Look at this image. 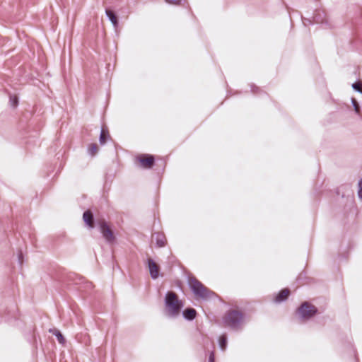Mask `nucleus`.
I'll use <instances>...</instances> for the list:
<instances>
[{
	"instance_id": "423d86ee",
	"label": "nucleus",
	"mask_w": 362,
	"mask_h": 362,
	"mask_svg": "<svg viewBox=\"0 0 362 362\" xmlns=\"http://www.w3.org/2000/svg\"><path fill=\"white\" fill-rule=\"evenodd\" d=\"M148 268L151 276L156 279L158 277L160 268L159 266L151 259H148Z\"/></svg>"
},
{
	"instance_id": "20e7f679",
	"label": "nucleus",
	"mask_w": 362,
	"mask_h": 362,
	"mask_svg": "<svg viewBox=\"0 0 362 362\" xmlns=\"http://www.w3.org/2000/svg\"><path fill=\"white\" fill-rule=\"evenodd\" d=\"M135 163L141 168L149 169L155 163V158L150 154H139L135 158Z\"/></svg>"
},
{
	"instance_id": "6ab92c4d",
	"label": "nucleus",
	"mask_w": 362,
	"mask_h": 362,
	"mask_svg": "<svg viewBox=\"0 0 362 362\" xmlns=\"http://www.w3.org/2000/svg\"><path fill=\"white\" fill-rule=\"evenodd\" d=\"M358 187H359V189H358V197L362 199V179L359 181V183H358Z\"/></svg>"
},
{
	"instance_id": "4be33fe9",
	"label": "nucleus",
	"mask_w": 362,
	"mask_h": 362,
	"mask_svg": "<svg viewBox=\"0 0 362 362\" xmlns=\"http://www.w3.org/2000/svg\"><path fill=\"white\" fill-rule=\"evenodd\" d=\"M209 362H214V354L211 353L209 356Z\"/></svg>"
},
{
	"instance_id": "2eb2a0df",
	"label": "nucleus",
	"mask_w": 362,
	"mask_h": 362,
	"mask_svg": "<svg viewBox=\"0 0 362 362\" xmlns=\"http://www.w3.org/2000/svg\"><path fill=\"white\" fill-rule=\"evenodd\" d=\"M218 341H219V346H220L221 349L224 351L226 349V345H227L226 337L224 335L221 336Z\"/></svg>"
},
{
	"instance_id": "9d476101",
	"label": "nucleus",
	"mask_w": 362,
	"mask_h": 362,
	"mask_svg": "<svg viewBox=\"0 0 362 362\" xmlns=\"http://www.w3.org/2000/svg\"><path fill=\"white\" fill-rule=\"evenodd\" d=\"M156 240V244L158 247H163L165 244L166 240L163 234H156L152 236V240Z\"/></svg>"
},
{
	"instance_id": "7ed1b4c3",
	"label": "nucleus",
	"mask_w": 362,
	"mask_h": 362,
	"mask_svg": "<svg viewBox=\"0 0 362 362\" xmlns=\"http://www.w3.org/2000/svg\"><path fill=\"white\" fill-rule=\"evenodd\" d=\"M189 284L197 298L207 299L214 294L195 278L189 279Z\"/></svg>"
},
{
	"instance_id": "1a4fd4ad",
	"label": "nucleus",
	"mask_w": 362,
	"mask_h": 362,
	"mask_svg": "<svg viewBox=\"0 0 362 362\" xmlns=\"http://www.w3.org/2000/svg\"><path fill=\"white\" fill-rule=\"evenodd\" d=\"M83 218L87 225L89 226H93V216L92 212L90 210H88L83 213Z\"/></svg>"
},
{
	"instance_id": "f257e3e1",
	"label": "nucleus",
	"mask_w": 362,
	"mask_h": 362,
	"mask_svg": "<svg viewBox=\"0 0 362 362\" xmlns=\"http://www.w3.org/2000/svg\"><path fill=\"white\" fill-rule=\"evenodd\" d=\"M165 305L168 314L172 316L177 315L183 306L182 301L179 300L177 294L173 291L167 293Z\"/></svg>"
},
{
	"instance_id": "dca6fc26",
	"label": "nucleus",
	"mask_w": 362,
	"mask_h": 362,
	"mask_svg": "<svg viewBox=\"0 0 362 362\" xmlns=\"http://www.w3.org/2000/svg\"><path fill=\"white\" fill-rule=\"evenodd\" d=\"M352 103L354 107L355 112L357 114H359L360 113V107H359L358 102L356 101V100L355 98H352Z\"/></svg>"
},
{
	"instance_id": "f8f14e48",
	"label": "nucleus",
	"mask_w": 362,
	"mask_h": 362,
	"mask_svg": "<svg viewBox=\"0 0 362 362\" xmlns=\"http://www.w3.org/2000/svg\"><path fill=\"white\" fill-rule=\"evenodd\" d=\"M105 12H106L107 16L109 17L110 21L112 23L114 26L116 27L117 25L118 21H117V18L115 16V14L114 13V12L110 9H106Z\"/></svg>"
},
{
	"instance_id": "9b49d317",
	"label": "nucleus",
	"mask_w": 362,
	"mask_h": 362,
	"mask_svg": "<svg viewBox=\"0 0 362 362\" xmlns=\"http://www.w3.org/2000/svg\"><path fill=\"white\" fill-rule=\"evenodd\" d=\"M196 314V310L193 308H187L183 313L184 317L190 320L195 318Z\"/></svg>"
},
{
	"instance_id": "a211bd4d",
	"label": "nucleus",
	"mask_w": 362,
	"mask_h": 362,
	"mask_svg": "<svg viewBox=\"0 0 362 362\" xmlns=\"http://www.w3.org/2000/svg\"><path fill=\"white\" fill-rule=\"evenodd\" d=\"M55 335H56L59 343L64 344L65 342V339H64L63 335L59 332H57Z\"/></svg>"
},
{
	"instance_id": "aec40b11",
	"label": "nucleus",
	"mask_w": 362,
	"mask_h": 362,
	"mask_svg": "<svg viewBox=\"0 0 362 362\" xmlns=\"http://www.w3.org/2000/svg\"><path fill=\"white\" fill-rule=\"evenodd\" d=\"M11 101H12V104H13V105L14 107L17 106L18 103V98L15 95V96H13V97H11Z\"/></svg>"
},
{
	"instance_id": "ddd939ff",
	"label": "nucleus",
	"mask_w": 362,
	"mask_h": 362,
	"mask_svg": "<svg viewBox=\"0 0 362 362\" xmlns=\"http://www.w3.org/2000/svg\"><path fill=\"white\" fill-rule=\"evenodd\" d=\"M109 136H110V135H109L108 131L103 128L101 130L100 136V144H102V145L105 144Z\"/></svg>"
},
{
	"instance_id": "412c9836",
	"label": "nucleus",
	"mask_w": 362,
	"mask_h": 362,
	"mask_svg": "<svg viewBox=\"0 0 362 362\" xmlns=\"http://www.w3.org/2000/svg\"><path fill=\"white\" fill-rule=\"evenodd\" d=\"M166 2L171 4H178L180 2V0H165Z\"/></svg>"
},
{
	"instance_id": "39448f33",
	"label": "nucleus",
	"mask_w": 362,
	"mask_h": 362,
	"mask_svg": "<svg viewBox=\"0 0 362 362\" xmlns=\"http://www.w3.org/2000/svg\"><path fill=\"white\" fill-rule=\"evenodd\" d=\"M316 313V307L308 302L303 303L298 310L299 315L304 319L310 318L315 315Z\"/></svg>"
},
{
	"instance_id": "4468645a",
	"label": "nucleus",
	"mask_w": 362,
	"mask_h": 362,
	"mask_svg": "<svg viewBox=\"0 0 362 362\" xmlns=\"http://www.w3.org/2000/svg\"><path fill=\"white\" fill-rule=\"evenodd\" d=\"M89 153L93 156L98 152V146L95 144H91L88 146Z\"/></svg>"
},
{
	"instance_id": "f03ea898",
	"label": "nucleus",
	"mask_w": 362,
	"mask_h": 362,
	"mask_svg": "<svg viewBox=\"0 0 362 362\" xmlns=\"http://www.w3.org/2000/svg\"><path fill=\"white\" fill-rule=\"evenodd\" d=\"M243 313L238 308L229 310L223 316V322L226 326L237 328L243 321Z\"/></svg>"
},
{
	"instance_id": "f3484780",
	"label": "nucleus",
	"mask_w": 362,
	"mask_h": 362,
	"mask_svg": "<svg viewBox=\"0 0 362 362\" xmlns=\"http://www.w3.org/2000/svg\"><path fill=\"white\" fill-rule=\"evenodd\" d=\"M352 86L355 90L362 92V83L361 82H356Z\"/></svg>"
},
{
	"instance_id": "6e6552de",
	"label": "nucleus",
	"mask_w": 362,
	"mask_h": 362,
	"mask_svg": "<svg viewBox=\"0 0 362 362\" xmlns=\"http://www.w3.org/2000/svg\"><path fill=\"white\" fill-rule=\"evenodd\" d=\"M290 295V291L288 288L281 290L279 294L276 296L275 300L276 302H281L286 300Z\"/></svg>"
},
{
	"instance_id": "0eeeda50",
	"label": "nucleus",
	"mask_w": 362,
	"mask_h": 362,
	"mask_svg": "<svg viewBox=\"0 0 362 362\" xmlns=\"http://www.w3.org/2000/svg\"><path fill=\"white\" fill-rule=\"evenodd\" d=\"M101 233L103 237L109 242H113L115 235L111 228H101Z\"/></svg>"
}]
</instances>
